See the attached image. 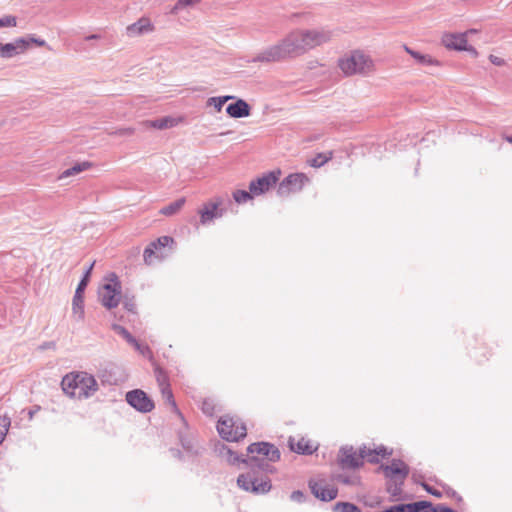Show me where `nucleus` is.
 I'll list each match as a JSON object with an SVG mask.
<instances>
[{
  "label": "nucleus",
  "mask_w": 512,
  "mask_h": 512,
  "mask_svg": "<svg viewBox=\"0 0 512 512\" xmlns=\"http://www.w3.org/2000/svg\"><path fill=\"white\" fill-rule=\"evenodd\" d=\"M219 455L230 464L244 463L249 471L242 473L237 478L239 488L254 494H266L271 488L269 474L276 469L272 463L280 459L279 449L268 442L252 443L248 446L247 459H242L228 446L222 444L218 448Z\"/></svg>",
  "instance_id": "f257e3e1"
},
{
  "label": "nucleus",
  "mask_w": 512,
  "mask_h": 512,
  "mask_svg": "<svg viewBox=\"0 0 512 512\" xmlns=\"http://www.w3.org/2000/svg\"><path fill=\"white\" fill-rule=\"evenodd\" d=\"M303 55L302 45H298L295 37L290 32L278 44L267 47L259 52L251 62H278L286 58H293Z\"/></svg>",
  "instance_id": "f03ea898"
},
{
  "label": "nucleus",
  "mask_w": 512,
  "mask_h": 512,
  "mask_svg": "<svg viewBox=\"0 0 512 512\" xmlns=\"http://www.w3.org/2000/svg\"><path fill=\"white\" fill-rule=\"evenodd\" d=\"M373 61L364 52L355 50L339 60V68L347 75L367 74L373 70Z\"/></svg>",
  "instance_id": "7ed1b4c3"
},
{
  "label": "nucleus",
  "mask_w": 512,
  "mask_h": 512,
  "mask_svg": "<svg viewBox=\"0 0 512 512\" xmlns=\"http://www.w3.org/2000/svg\"><path fill=\"white\" fill-rule=\"evenodd\" d=\"M217 431L226 441H239L247 433L245 424L238 418L223 416L218 420Z\"/></svg>",
  "instance_id": "20e7f679"
},
{
  "label": "nucleus",
  "mask_w": 512,
  "mask_h": 512,
  "mask_svg": "<svg viewBox=\"0 0 512 512\" xmlns=\"http://www.w3.org/2000/svg\"><path fill=\"white\" fill-rule=\"evenodd\" d=\"M98 295L101 304L109 310L119 305L121 299V285L115 274L112 275L109 283H105L99 289Z\"/></svg>",
  "instance_id": "39448f33"
},
{
  "label": "nucleus",
  "mask_w": 512,
  "mask_h": 512,
  "mask_svg": "<svg viewBox=\"0 0 512 512\" xmlns=\"http://www.w3.org/2000/svg\"><path fill=\"white\" fill-rule=\"evenodd\" d=\"M93 266H94V263H92L86 270L83 278L81 279V281L79 282V284L76 288L75 294L72 299V317L78 322H81L84 320L85 311H84L83 294H84V290L87 287L90 273L93 269Z\"/></svg>",
  "instance_id": "423d86ee"
},
{
  "label": "nucleus",
  "mask_w": 512,
  "mask_h": 512,
  "mask_svg": "<svg viewBox=\"0 0 512 512\" xmlns=\"http://www.w3.org/2000/svg\"><path fill=\"white\" fill-rule=\"evenodd\" d=\"M308 181L309 178L304 173L290 174L280 182L277 194L280 197H286L291 193H297Z\"/></svg>",
  "instance_id": "0eeeda50"
},
{
  "label": "nucleus",
  "mask_w": 512,
  "mask_h": 512,
  "mask_svg": "<svg viewBox=\"0 0 512 512\" xmlns=\"http://www.w3.org/2000/svg\"><path fill=\"white\" fill-rule=\"evenodd\" d=\"M75 376L77 381V391L75 398H89L98 390V383L92 375L86 372H77L75 373Z\"/></svg>",
  "instance_id": "6e6552de"
},
{
  "label": "nucleus",
  "mask_w": 512,
  "mask_h": 512,
  "mask_svg": "<svg viewBox=\"0 0 512 512\" xmlns=\"http://www.w3.org/2000/svg\"><path fill=\"white\" fill-rule=\"evenodd\" d=\"M280 171H271L253 180L249 184V190L254 196L264 194L276 185L279 180Z\"/></svg>",
  "instance_id": "1a4fd4ad"
},
{
  "label": "nucleus",
  "mask_w": 512,
  "mask_h": 512,
  "mask_svg": "<svg viewBox=\"0 0 512 512\" xmlns=\"http://www.w3.org/2000/svg\"><path fill=\"white\" fill-rule=\"evenodd\" d=\"M366 447L359 449V452H355L353 447H342L340 449L339 461L342 468H358L363 464L365 459Z\"/></svg>",
  "instance_id": "9d476101"
},
{
  "label": "nucleus",
  "mask_w": 512,
  "mask_h": 512,
  "mask_svg": "<svg viewBox=\"0 0 512 512\" xmlns=\"http://www.w3.org/2000/svg\"><path fill=\"white\" fill-rule=\"evenodd\" d=\"M126 401L129 405L142 413L150 412L154 408L153 401L140 389L127 392Z\"/></svg>",
  "instance_id": "9b49d317"
},
{
  "label": "nucleus",
  "mask_w": 512,
  "mask_h": 512,
  "mask_svg": "<svg viewBox=\"0 0 512 512\" xmlns=\"http://www.w3.org/2000/svg\"><path fill=\"white\" fill-rule=\"evenodd\" d=\"M441 41L442 44L448 49L468 51L475 56L478 54L474 47L467 45L466 33H446L442 36Z\"/></svg>",
  "instance_id": "f8f14e48"
},
{
  "label": "nucleus",
  "mask_w": 512,
  "mask_h": 512,
  "mask_svg": "<svg viewBox=\"0 0 512 512\" xmlns=\"http://www.w3.org/2000/svg\"><path fill=\"white\" fill-rule=\"evenodd\" d=\"M174 242L173 238L170 236H162L159 237L156 241L150 243L148 247L144 250V262L147 265H151L153 263V257L158 259H163L165 255L162 253V249L166 248L170 244Z\"/></svg>",
  "instance_id": "ddd939ff"
},
{
  "label": "nucleus",
  "mask_w": 512,
  "mask_h": 512,
  "mask_svg": "<svg viewBox=\"0 0 512 512\" xmlns=\"http://www.w3.org/2000/svg\"><path fill=\"white\" fill-rule=\"evenodd\" d=\"M309 488L312 494L321 501H331L338 495V490L329 485L325 480H310Z\"/></svg>",
  "instance_id": "4468645a"
},
{
  "label": "nucleus",
  "mask_w": 512,
  "mask_h": 512,
  "mask_svg": "<svg viewBox=\"0 0 512 512\" xmlns=\"http://www.w3.org/2000/svg\"><path fill=\"white\" fill-rule=\"evenodd\" d=\"M221 205L222 199L219 197L204 204L203 208L199 210L201 224L206 225L213 222L214 219L222 217L224 209L220 207Z\"/></svg>",
  "instance_id": "2eb2a0df"
},
{
  "label": "nucleus",
  "mask_w": 512,
  "mask_h": 512,
  "mask_svg": "<svg viewBox=\"0 0 512 512\" xmlns=\"http://www.w3.org/2000/svg\"><path fill=\"white\" fill-rule=\"evenodd\" d=\"M304 31L309 50L329 42L333 36L332 31L327 28L304 29Z\"/></svg>",
  "instance_id": "dca6fc26"
},
{
  "label": "nucleus",
  "mask_w": 512,
  "mask_h": 512,
  "mask_svg": "<svg viewBox=\"0 0 512 512\" xmlns=\"http://www.w3.org/2000/svg\"><path fill=\"white\" fill-rule=\"evenodd\" d=\"M29 48V41L26 38H18L11 43H0V56L10 59L24 53Z\"/></svg>",
  "instance_id": "f3484780"
},
{
  "label": "nucleus",
  "mask_w": 512,
  "mask_h": 512,
  "mask_svg": "<svg viewBox=\"0 0 512 512\" xmlns=\"http://www.w3.org/2000/svg\"><path fill=\"white\" fill-rule=\"evenodd\" d=\"M387 479H405L409 473L408 466L401 460H392L389 465L381 466Z\"/></svg>",
  "instance_id": "a211bd4d"
},
{
  "label": "nucleus",
  "mask_w": 512,
  "mask_h": 512,
  "mask_svg": "<svg viewBox=\"0 0 512 512\" xmlns=\"http://www.w3.org/2000/svg\"><path fill=\"white\" fill-rule=\"evenodd\" d=\"M155 374H156V380H157V383H158V386H159V389L161 391L163 398L166 401H168L173 406L174 409H176V404H175V401L173 400V394L170 389V384L168 382L167 375L160 368H157L155 370Z\"/></svg>",
  "instance_id": "6ab92c4d"
},
{
  "label": "nucleus",
  "mask_w": 512,
  "mask_h": 512,
  "mask_svg": "<svg viewBox=\"0 0 512 512\" xmlns=\"http://www.w3.org/2000/svg\"><path fill=\"white\" fill-rule=\"evenodd\" d=\"M154 30V26L150 19L140 18L137 22L129 25L126 29L127 34L131 37L140 36L143 34L150 33Z\"/></svg>",
  "instance_id": "aec40b11"
},
{
  "label": "nucleus",
  "mask_w": 512,
  "mask_h": 512,
  "mask_svg": "<svg viewBox=\"0 0 512 512\" xmlns=\"http://www.w3.org/2000/svg\"><path fill=\"white\" fill-rule=\"evenodd\" d=\"M250 112L251 108L249 104L243 99H238L236 102L226 107V113L232 118L248 117Z\"/></svg>",
  "instance_id": "412c9836"
},
{
  "label": "nucleus",
  "mask_w": 512,
  "mask_h": 512,
  "mask_svg": "<svg viewBox=\"0 0 512 512\" xmlns=\"http://www.w3.org/2000/svg\"><path fill=\"white\" fill-rule=\"evenodd\" d=\"M289 446L293 452L299 454H312L315 448L311 444V442L305 438H290Z\"/></svg>",
  "instance_id": "4be33fe9"
},
{
  "label": "nucleus",
  "mask_w": 512,
  "mask_h": 512,
  "mask_svg": "<svg viewBox=\"0 0 512 512\" xmlns=\"http://www.w3.org/2000/svg\"><path fill=\"white\" fill-rule=\"evenodd\" d=\"M63 392L71 398L76 397L77 381L75 373H70L63 377L61 382Z\"/></svg>",
  "instance_id": "5701e85b"
},
{
  "label": "nucleus",
  "mask_w": 512,
  "mask_h": 512,
  "mask_svg": "<svg viewBox=\"0 0 512 512\" xmlns=\"http://www.w3.org/2000/svg\"><path fill=\"white\" fill-rule=\"evenodd\" d=\"M404 50L410 54L417 63L421 64V65H425V66H430V65H438L439 62L435 59H433L430 55L428 54H421L420 52H417V51H414L413 49H411L410 47L408 46H404Z\"/></svg>",
  "instance_id": "b1692460"
},
{
  "label": "nucleus",
  "mask_w": 512,
  "mask_h": 512,
  "mask_svg": "<svg viewBox=\"0 0 512 512\" xmlns=\"http://www.w3.org/2000/svg\"><path fill=\"white\" fill-rule=\"evenodd\" d=\"M202 0H177L175 5L170 9L171 15H178L184 10L193 8L198 5Z\"/></svg>",
  "instance_id": "393cba45"
},
{
  "label": "nucleus",
  "mask_w": 512,
  "mask_h": 512,
  "mask_svg": "<svg viewBox=\"0 0 512 512\" xmlns=\"http://www.w3.org/2000/svg\"><path fill=\"white\" fill-rule=\"evenodd\" d=\"M177 123L176 119L172 117H164L161 119H156L153 121H147L146 124L150 127L157 128V129H167L175 126Z\"/></svg>",
  "instance_id": "a878e982"
},
{
  "label": "nucleus",
  "mask_w": 512,
  "mask_h": 512,
  "mask_svg": "<svg viewBox=\"0 0 512 512\" xmlns=\"http://www.w3.org/2000/svg\"><path fill=\"white\" fill-rule=\"evenodd\" d=\"M90 166H91V164L89 162L77 163L74 166H72L71 168H68L65 171H63L61 173V175L59 176V179L61 180V179H64V178H67L70 176L77 175V174L87 170Z\"/></svg>",
  "instance_id": "bb28decb"
},
{
  "label": "nucleus",
  "mask_w": 512,
  "mask_h": 512,
  "mask_svg": "<svg viewBox=\"0 0 512 512\" xmlns=\"http://www.w3.org/2000/svg\"><path fill=\"white\" fill-rule=\"evenodd\" d=\"M112 329L115 333L121 335L128 343L135 348H140V343L129 333V331L121 325L113 324Z\"/></svg>",
  "instance_id": "cd10ccee"
},
{
  "label": "nucleus",
  "mask_w": 512,
  "mask_h": 512,
  "mask_svg": "<svg viewBox=\"0 0 512 512\" xmlns=\"http://www.w3.org/2000/svg\"><path fill=\"white\" fill-rule=\"evenodd\" d=\"M185 201H186L185 198H180V199L170 203L169 205L163 207L160 210V213L165 216L174 215L184 206Z\"/></svg>",
  "instance_id": "c85d7f7f"
},
{
  "label": "nucleus",
  "mask_w": 512,
  "mask_h": 512,
  "mask_svg": "<svg viewBox=\"0 0 512 512\" xmlns=\"http://www.w3.org/2000/svg\"><path fill=\"white\" fill-rule=\"evenodd\" d=\"M365 459H367L371 463H376L379 460V456L385 457L387 455V450L385 447H379L377 449H370L366 447Z\"/></svg>",
  "instance_id": "c756f323"
},
{
  "label": "nucleus",
  "mask_w": 512,
  "mask_h": 512,
  "mask_svg": "<svg viewBox=\"0 0 512 512\" xmlns=\"http://www.w3.org/2000/svg\"><path fill=\"white\" fill-rule=\"evenodd\" d=\"M234 98L235 97L231 96V95L220 96V97H211L207 100V105L213 106L217 110V112H220L222 110L224 104L227 101L232 100Z\"/></svg>",
  "instance_id": "7c9ffc66"
},
{
  "label": "nucleus",
  "mask_w": 512,
  "mask_h": 512,
  "mask_svg": "<svg viewBox=\"0 0 512 512\" xmlns=\"http://www.w3.org/2000/svg\"><path fill=\"white\" fill-rule=\"evenodd\" d=\"M405 479H388L387 491L394 497L399 496L401 493V487Z\"/></svg>",
  "instance_id": "2f4dec72"
},
{
  "label": "nucleus",
  "mask_w": 512,
  "mask_h": 512,
  "mask_svg": "<svg viewBox=\"0 0 512 512\" xmlns=\"http://www.w3.org/2000/svg\"><path fill=\"white\" fill-rule=\"evenodd\" d=\"M333 512H361V510L353 503L338 502L333 506Z\"/></svg>",
  "instance_id": "473e14b6"
},
{
  "label": "nucleus",
  "mask_w": 512,
  "mask_h": 512,
  "mask_svg": "<svg viewBox=\"0 0 512 512\" xmlns=\"http://www.w3.org/2000/svg\"><path fill=\"white\" fill-rule=\"evenodd\" d=\"M292 33H293V35L295 37V41H297L298 45H302L303 54H305L307 51H309L304 29H297V30L292 31Z\"/></svg>",
  "instance_id": "72a5a7b5"
},
{
  "label": "nucleus",
  "mask_w": 512,
  "mask_h": 512,
  "mask_svg": "<svg viewBox=\"0 0 512 512\" xmlns=\"http://www.w3.org/2000/svg\"><path fill=\"white\" fill-rule=\"evenodd\" d=\"M332 158V152H329L328 154L320 153L313 159L309 161L310 165L312 167L318 168L323 166L325 163H327Z\"/></svg>",
  "instance_id": "f704fd0d"
},
{
  "label": "nucleus",
  "mask_w": 512,
  "mask_h": 512,
  "mask_svg": "<svg viewBox=\"0 0 512 512\" xmlns=\"http://www.w3.org/2000/svg\"><path fill=\"white\" fill-rule=\"evenodd\" d=\"M253 196L254 195L250 192V190H236L233 193V198L238 204L247 202L248 200L252 199Z\"/></svg>",
  "instance_id": "c9c22d12"
},
{
  "label": "nucleus",
  "mask_w": 512,
  "mask_h": 512,
  "mask_svg": "<svg viewBox=\"0 0 512 512\" xmlns=\"http://www.w3.org/2000/svg\"><path fill=\"white\" fill-rule=\"evenodd\" d=\"M336 480L345 484V485H351V486H355V485H358L360 480H359V477L357 475H345V474H338L336 476Z\"/></svg>",
  "instance_id": "e433bc0d"
},
{
  "label": "nucleus",
  "mask_w": 512,
  "mask_h": 512,
  "mask_svg": "<svg viewBox=\"0 0 512 512\" xmlns=\"http://www.w3.org/2000/svg\"><path fill=\"white\" fill-rule=\"evenodd\" d=\"M11 421L8 416H0V445L5 439L7 435L8 429L10 427Z\"/></svg>",
  "instance_id": "4c0bfd02"
},
{
  "label": "nucleus",
  "mask_w": 512,
  "mask_h": 512,
  "mask_svg": "<svg viewBox=\"0 0 512 512\" xmlns=\"http://www.w3.org/2000/svg\"><path fill=\"white\" fill-rule=\"evenodd\" d=\"M17 25V18L12 15H6L0 18V28L15 27Z\"/></svg>",
  "instance_id": "58836bf2"
},
{
  "label": "nucleus",
  "mask_w": 512,
  "mask_h": 512,
  "mask_svg": "<svg viewBox=\"0 0 512 512\" xmlns=\"http://www.w3.org/2000/svg\"><path fill=\"white\" fill-rule=\"evenodd\" d=\"M181 444H182V447L187 451V452H190V453H197V450L194 449V442L192 439H187V438H183L181 437Z\"/></svg>",
  "instance_id": "ea45409f"
},
{
  "label": "nucleus",
  "mask_w": 512,
  "mask_h": 512,
  "mask_svg": "<svg viewBox=\"0 0 512 512\" xmlns=\"http://www.w3.org/2000/svg\"><path fill=\"white\" fill-rule=\"evenodd\" d=\"M26 40L29 41V45L30 44H35L39 47H44L47 45L46 41L44 39H41V38H37L35 37L34 35H28L27 37H25Z\"/></svg>",
  "instance_id": "a19ab883"
},
{
  "label": "nucleus",
  "mask_w": 512,
  "mask_h": 512,
  "mask_svg": "<svg viewBox=\"0 0 512 512\" xmlns=\"http://www.w3.org/2000/svg\"><path fill=\"white\" fill-rule=\"evenodd\" d=\"M290 499L294 502L302 503L305 501L306 496L302 491L296 490L291 493Z\"/></svg>",
  "instance_id": "79ce46f5"
},
{
  "label": "nucleus",
  "mask_w": 512,
  "mask_h": 512,
  "mask_svg": "<svg viewBox=\"0 0 512 512\" xmlns=\"http://www.w3.org/2000/svg\"><path fill=\"white\" fill-rule=\"evenodd\" d=\"M202 410L205 414L212 415V413H213L212 403L208 400H205L202 404Z\"/></svg>",
  "instance_id": "37998d69"
},
{
  "label": "nucleus",
  "mask_w": 512,
  "mask_h": 512,
  "mask_svg": "<svg viewBox=\"0 0 512 512\" xmlns=\"http://www.w3.org/2000/svg\"><path fill=\"white\" fill-rule=\"evenodd\" d=\"M489 60L492 64L496 65V66H503L505 64V60L498 57V56H495L493 54H491L489 56Z\"/></svg>",
  "instance_id": "c03bdc74"
},
{
  "label": "nucleus",
  "mask_w": 512,
  "mask_h": 512,
  "mask_svg": "<svg viewBox=\"0 0 512 512\" xmlns=\"http://www.w3.org/2000/svg\"><path fill=\"white\" fill-rule=\"evenodd\" d=\"M423 487H424V489H425L427 492L431 493L432 495H434V496H436V497H441V492H439V491H437V490L433 489L432 487L428 486L427 484H423Z\"/></svg>",
  "instance_id": "a18cd8bd"
},
{
  "label": "nucleus",
  "mask_w": 512,
  "mask_h": 512,
  "mask_svg": "<svg viewBox=\"0 0 512 512\" xmlns=\"http://www.w3.org/2000/svg\"><path fill=\"white\" fill-rule=\"evenodd\" d=\"M433 508L435 509V512H455V510L444 505H437L436 507Z\"/></svg>",
  "instance_id": "49530a36"
},
{
  "label": "nucleus",
  "mask_w": 512,
  "mask_h": 512,
  "mask_svg": "<svg viewBox=\"0 0 512 512\" xmlns=\"http://www.w3.org/2000/svg\"><path fill=\"white\" fill-rule=\"evenodd\" d=\"M133 132H134V129H132V128H123V129H119L115 133L118 135H131V134H133Z\"/></svg>",
  "instance_id": "de8ad7c7"
},
{
  "label": "nucleus",
  "mask_w": 512,
  "mask_h": 512,
  "mask_svg": "<svg viewBox=\"0 0 512 512\" xmlns=\"http://www.w3.org/2000/svg\"><path fill=\"white\" fill-rule=\"evenodd\" d=\"M135 349L138 350L144 356L150 353V349L147 345L140 344V348Z\"/></svg>",
  "instance_id": "09e8293b"
},
{
  "label": "nucleus",
  "mask_w": 512,
  "mask_h": 512,
  "mask_svg": "<svg viewBox=\"0 0 512 512\" xmlns=\"http://www.w3.org/2000/svg\"><path fill=\"white\" fill-rule=\"evenodd\" d=\"M420 512H435V509L433 508L432 504L430 503L429 506L425 507L423 510H421Z\"/></svg>",
  "instance_id": "8fccbe9b"
},
{
  "label": "nucleus",
  "mask_w": 512,
  "mask_h": 512,
  "mask_svg": "<svg viewBox=\"0 0 512 512\" xmlns=\"http://www.w3.org/2000/svg\"><path fill=\"white\" fill-rule=\"evenodd\" d=\"M124 306L125 308L128 310V311H133L134 309V304L130 303V302H125L124 303Z\"/></svg>",
  "instance_id": "3c124183"
},
{
  "label": "nucleus",
  "mask_w": 512,
  "mask_h": 512,
  "mask_svg": "<svg viewBox=\"0 0 512 512\" xmlns=\"http://www.w3.org/2000/svg\"><path fill=\"white\" fill-rule=\"evenodd\" d=\"M98 38H99V35L92 34V35L87 36L86 40H94V39H98Z\"/></svg>",
  "instance_id": "603ef678"
},
{
  "label": "nucleus",
  "mask_w": 512,
  "mask_h": 512,
  "mask_svg": "<svg viewBox=\"0 0 512 512\" xmlns=\"http://www.w3.org/2000/svg\"><path fill=\"white\" fill-rule=\"evenodd\" d=\"M33 415H34V412L31 410V411L29 412V416H30V418H32V417H33Z\"/></svg>",
  "instance_id": "864d4df0"
},
{
  "label": "nucleus",
  "mask_w": 512,
  "mask_h": 512,
  "mask_svg": "<svg viewBox=\"0 0 512 512\" xmlns=\"http://www.w3.org/2000/svg\"><path fill=\"white\" fill-rule=\"evenodd\" d=\"M468 32L471 33V34H474V32H476V31L474 29H471Z\"/></svg>",
  "instance_id": "5fc2aeb1"
},
{
  "label": "nucleus",
  "mask_w": 512,
  "mask_h": 512,
  "mask_svg": "<svg viewBox=\"0 0 512 512\" xmlns=\"http://www.w3.org/2000/svg\"><path fill=\"white\" fill-rule=\"evenodd\" d=\"M507 140L512 143V136L511 137H508Z\"/></svg>",
  "instance_id": "6e6d98bb"
}]
</instances>
